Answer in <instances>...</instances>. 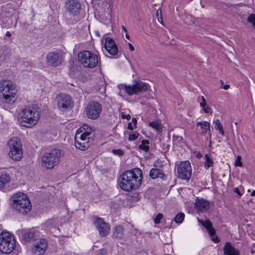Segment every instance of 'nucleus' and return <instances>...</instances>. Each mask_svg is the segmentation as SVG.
<instances>
[{
    "label": "nucleus",
    "mask_w": 255,
    "mask_h": 255,
    "mask_svg": "<svg viewBox=\"0 0 255 255\" xmlns=\"http://www.w3.org/2000/svg\"><path fill=\"white\" fill-rule=\"evenodd\" d=\"M198 221L207 229L211 240L216 243H218L220 240L217 236H215L216 230L213 228L211 222L209 220L202 221L199 220Z\"/></svg>",
    "instance_id": "nucleus-18"
},
{
    "label": "nucleus",
    "mask_w": 255,
    "mask_h": 255,
    "mask_svg": "<svg viewBox=\"0 0 255 255\" xmlns=\"http://www.w3.org/2000/svg\"><path fill=\"white\" fill-rule=\"evenodd\" d=\"M94 224L102 237H105L109 234L110 228L102 218H98Z\"/></svg>",
    "instance_id": "nucleus-16"
},
{
    "label": "nucleus",
    "mask_w": 255,
    "mask_h": 255,
    "mask_svg": "<svg viewBox=\"0 0 255 255\" xmlns=\"http://www.w3.org/2000/svg\"><path fill=\"white\" fill-rule=\"evenodd\" d=\"M112 152L114 154L119 156H121L124 154V152L121 149H113Z\"/></svg>",
    "instance_id": "nucleus-39"
},
{
    "label": "nucleus",
    "mask_w": 255,
    "mask_h": 255,
    "mask_svg": "<svg viewBox=\"0 0 255 255\" xmlns=\"http://www.w3.org/2000/svg\"><path fill=\"white\" fill-rule=\"evenodd\" d=\"M199 103H204L206 102L205 98L203 96H200L197 99Z\"/></svg>",
    "instance_id": "nucleus-42"
},
{
    "label": "nucleus",
    "mask_w": 255,
    "mask_h": 255,
    "mask_svg": "<svg viewBox=\"0 0 255 255\" xmlns=\"http://www.w3.org/2000/svg\"><path fill=\"white\" fill-rule=\"evenodd\" d=\"M119 87L121 90H125L128 95L131 96L145 92L148 90L149 87V85L146 83L140 80H135L132 85L121 84Z\"/></svg>",
    "instance_id": "nucleus-7"
},
{
    "label": "nucleus",
    "mask_w": 255,
    "mask_h": 255,
    "mask_svg": "<svg viewBox=\"0 0 255 255\" xmlns=\"http://www.w3.org/2000/svg\"><path fill=\"white\" fill-rule=\"evenodd\" d=\"M157 19H158V21L159 22L161 23V22H162V17H161V16H160V17H157Z\"/></svg>",
    "instance_id": "nucleus-50"
},
{
    "label": "nucleus",
    "mask_w": 255,
    "mask_h": 255,
    "mask_svg": "<svg viewBox=\"0 0 255 255\" xmlns=\"http://www.w3.org/2000/svg\"><path fill=\"white\" fill-rule=\"evenodd\" d=\"M196 125L198 126H200L201 127V128L204 130L202 131L203 134H205V133L207 132L208 131H210V124L208 122H198L196 123Z\"/></svg>",
    "instance_id": "nucleus-27"
},
{
    "label": "nucleus",
    "mask_w": 255,
    "mask_h": 255,
    "mask_svg": "<svg viewBox=\"0 0 255 255\" xmlns=\"http://www.w3.org/2000/svg\"><path fill=\"white\" fill-rule=\"evenodd\" d=\"M65 9L72 15H77L81 9V3L78 0H66L65 2Z\"/></svg>",
    "instance_id": "nucleus-15"
},
{
    "label": "nucleus",
    "mask_w": 255,
    "mask_h": 255,
    "mask_svg": "<svg viewBox=\"0 0 255 255\" xmlns=\"http://www.w3.org/2000/svg\"><path fill=\"white\" fill-rule=\"evenodd\" d=\"M38 233L35 231L30 230L24 234L23 239L26 242L33 241L38 236Z\"/></svg>",
    "instance_id": "nucleus-23"
},
{
    "label": "nucleus",
    "mask_w": 255,
    "mask_h": 255,
    "mask_svg": "<svg viewBox=\"0 0 255 255\" xmlns=\"http://www.w3.org/2000/svg\"><path fill=\"white\" fill-rule=\"evenodd\" d=\"M200 107L202 108L204 106V105H205L207 104L206 102L204 103H199Z\"/></svg>",
    "instance_id": "nucleus-48"
},
{
    "label": "nucleus",
    "mask_w": 255,
    "mask_h": 255,
    "mask_svg": "<svg viewBox=\"0 0 255 255\" xmlns=\"http://www.w3.org/2000/svg\"><path fill=\"white\" fill-rule=\"evenodd\" d=\"M234 165L235 166H242V162L241 161V156L240 155H238L236 160L234 163Z\"/></svg>",
    "instance_id": "nucleus-36"
},
{
    "label": "nucleus",
    "mask_w": 255,
    "mask_h": 255,
    "mask_svg": "<svg viewBox=\"0 0 255 255\" xmlns=\"http://www.w3.org/2000/svg\"><path fill=\"white\" fill-rule=\"evenodd\" d=\"M126 37L127 39H129V35H128L127 33H126Z\"/></svg>",
    "instance_id": "nucleus-53"
},
{
    "label": "nucleus",
    "mask_w": 255,
    "mask_h": 255,
    "mask_svg": "<svg viewBox=\"0 0 255 255\" xmlns=\"http://www.w3.org/2000/svg\"><path fill=\"white\" fill-rule=\"evenodd\" d=\"M210 203L204 199H197L195 203V207L198 211L204 212L208 210Z\"/></svg>",
    "instance_id": "nucleus-20"
},
{
    "label": "nucleus",
    "mask_w": 255,
    "mask_h": 255,
    "mask_svg": "<svg viewBox=\"0 0 255 255\" xmlns=\"http://www.w3.org/2000/svg\"><path fill=\"white\" fill-rule=\"evenodd\" d=\"M113 236L117 239H125L126 238L125 230L123 226L117 225L115 227Z\"/></svg>",
    "instance_id": "nucleus-21"
},
{
    "label": "nucleus",
    "mask_w": 255,
    "mask_h": 255,
    "mask_svg": "<svg viewBox=\"0 0 255 255\" xmlns=\"http://www.w3.org/2000/svg\"><path fill=\"white\" fill-rule=\"evenodd\" d=\"M177 177L182 179L189 180L191 176L192 169L188 161L181 162L177 168Z\"/></svg>",
    "instance_id": "nucleus-13"
},
{
    "label": "nucleus",
    "mask_w": 255,
    "mask_h": 255,
    "mask_svg": "<svg viewBox=\"0 0 255 255\" xmlns=\"http://www.w3.org/2000/svg\"><path fill=\"white\" fill-rule=\"evenodd\" d=\"M251 196H255V190H254L252 191V192L251 193Z\"/></svg>",
    "instance_id": "nucleus-52"
},
{
    "label": "nucleus",
    "mask_w": 255,
    "mask_h": 255,
    "mask_svg": "<svg viewBox=\"0 0 255 255\" xmlns=\"http://www.w3.org/2000/svg\"><path fill=\"white\" fill-rule=\"evenodd\" d=\"M149 143V140H142L141 143L138 145V148L145 152H147L149 150V147L148 146Z\"/></svg>",
    "instance_id": "nucleus-30"
},
{
    "label": "nucleus",
    "mask_w": 255,
    "mask_h": 255,
    "mask_svg": "<svg viewBox=\"0 0 255 255\" xmlns=\"http://www.w3.org/2000/svg\"><path fill=\"white\" fill-rule=\"evenodd\" d=\"M149 126L156 129L158 132H161L162 130V126L160 123L155 121L149 123Z\"/></svg>",
    "instance_id": "nucleus-29"
},
{
    "label": "nucleus",
    "mask_w": 255,
    "mask_h": 255,
    "mask_svg": "<svg viewBox=\"0 0 255 255\" xmlns=\"http://www.w3.org/2000/svg\"><path fill=\"white\" fill-rule=\"evenodd\" d=\"M136 126H135V124H133L131 122H129L128 125V128L129 130H133L135 128Z\"/></svg>",
    "instance_id": "nucleus-40"
},
{
    "label": "nucleus",
    "mask_w": 255,
    "mask_h": 255,
    "mask_svg": "<svg viewBox=\"0 0 255 255\" xmlns=\"http://www.w3.org/2000/svg\"><path fill=\"white\" fill-rule=\"evenodd\" d=\"M159 14L161 15V10L160 8L158 9L156 11V15L157 17H158Z\"/></svg>",
    "instance_id": "nucleus-46"
},
{
    "label": "nucleus",
    "mask_w": 255,
    "mask_h": 255,
    "mask_svg": "<svg viewBox=\"0 0 255 255\" xmlns=\"http://www.w3.org/2000/svg\"><path fill=\"white\" fill-rule=\"evenodd\" d=\"M78 58L81 64L85 67L94 68L97 65L99 62L97 55L89 50L80 52L78 54Z\"/></svg>",
    "instance_id": "nucleus-9"
},
{
    "label": "nucleus",
    "mask_w": 255,
    "mask_h": 255,
    "mask_svg": "<svg viewBox=\"0 0 255 255\" xmlns=\"http://www.w3.org/2000/svg\"><path fill=\"white\" fill-rule=\"evenodd\" d=\"M234 192L235 193H237L240 196H242V194L241 193L238 188L236 187L234 189Z\"/></svg>",
    "instance_id": "nucleus-43"
},
{
    "label": "nucleus",
    "mask_w": 255,
    "mask_h": 255,
    "mask_svg": "<svg viewBox=\"0 0 255 255\" xmlns=\"http://www.w3.org/2000/svg\"><path fill=\"white\" fill-rule=\"evenodd\" d=\"M15 85L9 80H2L0 82V96L3 101L9 104L14 101L16 93Z\"/></svg>",
    "instance_id": "nucleus-5"
},
{
    "label": "nucleus",
    "mask_w": 255,
    "mask_h": 255,
    "mask_svg": "<svg viewBox=\"0 0 255 255\" xmlns=\"http://www.w3.org/2000/svg\"><path fill=\"white\" fill-rule=\"evenodd\" d=\"M57 107L62 111H66L73 107L74 102L69 95L60 93L56 97Z\"/></svg>",
    "instance_id": "nucleus-11"
},
{
    "label": "nucleus",
    "mask_w": 255,
    "mask_h": 255,
    "mask_svg": "<svg viewBox=\"0 0 255 255\" xmlns=\"http://www.w3.org/2000/svg\"><path fill=\"white\" fill-rule=\"evenodd\" d=\"M149 175L152 179L157 178H162L164 176L163 171L160 169L152 168L149 172Z\"/></svg>",
    "instance_id": "nucleus-24"
},
{
    "label": "nucleus",
    "mask_w": 255,
    "mask_h": 255,
    "mask_svg": "<svg viewBox=\"0 0 255 255\" xmlns=\"http://www.w3.org/2000/svg\"><path fill=\"white\" fill-rule=\"evenodd\" d=\"M120 187L126 191L136 189L141 184L142 173L141 169L135 168L125 171L121 176Z\"/></svg>",
    "instance_id": "nucleus-1"
},
{
    "label": "nucleus",
    "mask_w": 255,
    "mask_h": 255,
    "mask_svg": "<svg viewBox=\"0 0 255 255\" xmlns=\"http://www.w3.org/2000/svg\"><path fill=\"white\" fill-rule=\"evenodd\" d=\"M64 155V152L60 149L55 148L44 153L42 157V165L47 169H53L59 164L60 158Z\"/></svg>",
    "instance_id": "nucleus-4"
},
{
    "label": "nucleus",
    "mask_w": 255,
    "mask_h": 255,
    "mask_svg": "<svg viewBox=\"0 0 255 255\" xmlns=\"http://www.w3.org/2000/svg\"><path fill=\"white\" fill-rule=\"evenodd\" d=\"M15 248V240L13 236L8 232L0 234V252L3 254L11 253Z\"/></svg>",
    "instance_id": "nucleus-6"
},
{
    "label": "nucleus",
    "mask_w": 255,
    "mask_h": 255,
    "mask_svg": "<svg viewBox=\"0 0 255 255\" xmlns=\"http://www.w3.org/2000/svg\"><path fill=\"white\" fill-rule=\"evenodd\" d=\"M64 57L57 51L49 52L46 56V63L50 67H56L62 64Z\"/></svg>",
    "instance_id": "nucleus-14"
},
{
    "label": "nucleus",
    "mask_w": 255,
    "mask_h": 255,
    "mask_svg": "<svg viewBox=\"0 0 255 255\" xmlns=\"http://www.w3.org/2000/svg\"><path fill=\"white\" fill-rule=\"evenodd\" d=\"M213 124L215 125V128L216 130H218L220 133L224 135V131L222 125L220 123V121L218 119L215 120L214 121Z\"/></svg>",
    "instance_id": "nucleus-28"
},
{
    "label": "nucleus",
    "mask_w": 255,
    "mask_h": 255,
    "mask_svg": "<svg viewBox=\"0 0 255 255\" xmlns=\"http://www.w3.org/2000/svg\"><path fill=\"white\" fill-rule=\"evenodd\" d=\"M122 118L125 119L126 118L127 120H129L130 118V116L129 115H122Z\"/></svg>",
    "instance_id": "nucleus-45"
},
{
    "label": "nucleus",
    "mask_w": 255,
    "mask_h": 255,
    "mask_svg": "<svg viewBox=\"0 0 255 255\" xmlns=\"http://www.w3.org/2000/svg\"><path fill=\"white\" fill-rule=\"evenodd\" d=\"M75 140L76 147L84 150L89 148L93 139L92 137L82 134L81 132H77L75 136Z\"/></svg>",
    "instance_id": "nucleus-12"
},
{
    "label": "nucleus",
    "mask_w": 255,
    "mask_h": 255,
    "mask_svg": "<svg viewBox=\"0 0 255 255\" xmlns=\"http://www.w3.org/2000/svg\"><path fill=\"white\" fill-rule=\"evenodd\" d=\"M139 134L137 132H131L129 133L128 140L132 141L137 138Z\"/></svg>",
    "instance_id": "nucleus-33"
},
{
    "label": "nucleus",
    "mask_w": 255,
    "mask_h": 255,
    "mask_svg": "<svg viewBox=\"0 0 255 255\" xmlns=\"http://www.w3.org/2000/svg\"><path fill=\"white\" fill-rule=\"evenodd\" d=\"M223 251L225 255H240L239 251L233 247L229 242L225 243Z\"/></svg>",
    "instance_id": "nucleus-22"
},
{
    "label": "nucleus",
    "mask_w": 255,
    "mask_h": 255,
    "mask_svg": "<svg viewBox=\"0 0 255 255\" xmlns=\"http://www.w3.org/2000/svg\"><path fill=\"white\" fill-rule=\"evenodd\" d=\"M102 111L101 104L95 101L90 102L85 108L87 117L92 120L97 119L100 117Z\"/></svg>",
    "instance_id": "nucleus-10"
},
{
    "label": "nucleus",
    "mask_w": 255,
    "mask_h": 255,
    "mask_svg": "<svg viewBox=\"0 0 255 255\" xmlns=\"http://www.w3.org/2000/svg\"><path fill=\"white\" fill-rule=\"evenodd\" d=\"M128 45L130 50L131 51H133L134 50V48L133 46L130 43H128Z\"/></svg>",
    "instance_id": "nucleus-44"
},
{
    "label": "nucleus",
    "mask_w": 255,
    "mask_h": 255,
    "mask_svg": "<svg viewBox=\"0 0 255 255\" xmlns=\"http://www.w3.org/2000/svg\"><path fill=\"white\" fill-rule=\"evenodd\" d=\"M221 83H222V86H221V88L224 89V90H228L230 88V85H223V80H221L220 81Z\"/></svg>",
    "instance_id": "nucleus-41"
},
{
    "label": "nucleus",
    "mask_w": 255,
    "mask_h": 255,
    "mask_svg": "<svg viewBox=\"0 0 255 255\" xmlns=\"http://www.w3.org/2000/svg\"><path fill=\"white\" fill-rule=\"evenodd\" d=\"M12 207L22 214H26L31 209L32 205L27 195L21 192L12 196Z\"/></svg>",
    "instance_id": "nucleus-2"
},
{
    "label": "nucleus",
    "mask_w": 255,
    "mask_h": 255,
    "mask_svg": "<svg viewBox=\"0 0 255 255\" xmlns=\"http://www.w3.org/2000/svg\"><path fill=\"white\" fill-rule=\"evenodd\" d=\"M183 137L178 135L173 136V141L176 144H179L183 141Z\"/></svg>",
    "instance_id": "nucleus-35"
},
{
    "label": "nucleus",
    "mask_w": 255,
    "mask_h": 255,
    "mask_svg": "<svg viewBox=\"0 0 255 255\" xmlns=\"http://www.w3.org/2000/svg\"><path fill=\"white\" fill-rule=\"evenodd\" d=\"M163 214L161 213H158V215L154 219V222L155 224H159L160 222V220L163 218Z\"/></svg>",
    "instance_id": "nucleus-37"
},
{
    "label": "nucleus",
    "mask_w": 255,
    "mask_h": 255,
    "mask_svg": "<svg viewBox=\"0 0 255 255\" xmlns=\"http://www.w3.org/2000/svg\"><path fill=\"white\" fill-rule=\"evenodd\" d=\"M93 131V130L92 128L86 125H84L77 131V132H81L82 134L86 135L89 136H90V135Z\"/></svg>",
    "instance_id": "nucleus-26"
},
{
    "label": "nucleus",
    "mask_w": 255,
    "mask_h": 255,
    "mask_svg": "<svg viewBox=\"0 0 255 255\" xmlns=\"http://www.w3.org/2000/svg\"><path fill=\"white\" fill-rule=\"evenodd\" d=\"M48 247L47 242L44 239H40L32 248V254L34 255H43Z\"/></svg>",
    "instance_id": "nucleus-17"
},
{
    "label": "nucleus",
    "mask_w": 255,
    "mask_h": 255,
    "mask_svg": "<svg viewBox=\"0 0 255 255\" xmlns=\"http://www.w3.org/2000/svg\"><path fill=\"white\" fill-rule=\"evenodd\" d=\"M9 151V157L15 161L20 160L23 155L22 144L20 140L17 137L11 138L8 143Z\"/></svg>",
    "instance_id": "nucleus-8"
},
{
    "label": "nucleus",
    "mask_w": 255,
    "mask_h": 255,
    "mask_svg": "<svg viewBox=\"0 0 255 255\" xmlns=\"http://www.w3.org/2000/svg\"><path fill=\"white\" fill-rule=\"evenodd\" d=\"M206 161L205 162V168L206 169H208L209 167L213 166V161L210 157L207 154L205 155Z\"/></svg>",
    "instance_id": "nucleus-31"
},
{
    "label": "nucleus",
    "mask_w": 255,
    "mask_h": 255,
    "mask_svg": "<svg viewBox=\"0 0 255 255\" xmlns=\"http://www.w3.org/2000/svg\"><path fill=\"white\" fill-rule=\"evenodd\" d=\"M132 123H133V124H135V126H136V124H137V120L135 118H133L132 119Z\"/></svg>",
    "instance_id": "nucleus-47"
},
{
    "label": "nucleus",
    "mask_w": 255,
    "mask_h": 255,
    "mask_svg": "<svg viewBox=\"0 0 255 255\" xmlns=\"http://www.w3.org/2000/svg\"><path fill=\"white\" fill-rule=\"evenodd\" d=\"M197 156L198 157H200L201 156V154H200V155H197Z\"/></svg>",
    "instance_id": "nucleus-54"
},
{
    "label": "nucleus",
    "mask_w": 255,
    "mask_h": 255,
    "mask_svg": "<svg viewBox=\"0 0 255 255\" xmlns=\"http://www.w3.org/2000/svg\"><path fill=\"white\" fill-rule=\"evenodd\" d=\"M20 115V124L26 128H31L35 125L40 117L38 111L30 108L23 109Z\"/></svg>",
    "instance_id": "nucleus-3"
},
{
    "label": "nucleus",
    "mask_w": 255,
    "mask_h": 255,
    "mask_svg": "<svg viewBox=\"0 0 255 255\" xmlns=\"http://www.w3.org/2000/svg\"><path fill=\"white\" fill-rule=\"evenodd\" d=\"M5 36H7V37H10L11 36V34L9 32V31H7L5 33Z\"/></svg>",
    "instance_id": "nucleus-49"
},
{
    "label": "nucleus",
    "mask_w": 255,
    "mask_h": 255,
    "mask_svg": "<svg viewBox=\"0 0 255 255\" xmlns=\"http://www.w3.org/2000/svg\"><path fill=\"white\" fill-rule=\"evenodd\" d=\"M248 22L252 24L253 27L255 29V14H251L248 17Z\"/></svg>",
    "instance_id": "nucleus-34"
},
{
    "label": "nucleus",
    "mask_w": 255,
    "mask_h": 255,
    "mask_svg": "<svg viewBox=\"0 0 255 255\" xmlns=\"http://www.w3.org/2000/svg\"><path fill=\"white\" fill-rule=\"evenodd\" d=\"M104 47L107 51L112 55H115L118 53V47L111 38L107 37L105 39Z\"/></svg>",
    "instance_id": "nucleus-19"
},
{
    "label": "nucleus",
    "mask_w": 255,
    "mask_h": 255,
    "mask_svg": "<svg viewBox=\"0 0 255 255\" xmlns=\"http://www.w3.org/2000/svg\"><path fill=\"white\" fill-rule=\"evenodd\" d=\"M10 181V177L8 174L2 173L0 176V189L3 188Z\"/></svg>",
    "instance_id": "nucleus-25"
},
{
    "label": "nucleus",
    "mask_w": 255,
    "mask_h": 255,
    "mask_svg": "<svg viewBox=\"0 0 255 255\" xmlns=\"http://www.w3.org/2000/svg\"><path fill=\"white\" fill-rule=\"evenodd\" d=\"M184 218V214L182 213L178 214L174 218V221L176 223H181Z\"/></svg>",
    "instance_id": "nucleus-32"
},
{
    "label": "nucleus",
    "mask_w": 255,
    "mask_h": 255,
    "mask_svg": "<svg viewBox=\"0 0 255 255\" xmlns=\"http://www.w3.org/2000/svg\"><path fill=\"white\" fill-rule=\"evenodd\" d=\"M122 29L123 30L126 32V33H127V30L126 29V28L125 27V26L123 25L122 26Z\"/></svg>",
    "instance_id": "nucleus-51"
},
{
    "label": "nucleus",
    "mask_w": 255,
    "mask_h": 255,
    "mask_svg": "<svg viewBox=\"0 0 255 255\" xmlns=\"http://www.w3.org/2000/svg\"><path fill=\"white\" fill-rule=\"evenodd\" d=\"M202 108L203 109L204 112L205 113L209 114V113H211L212 112L211 108L207 104L204 105V106L203 107H202Z\"/></svg>",
    "instance_id": "nucleus-38"
}]
</instances>
